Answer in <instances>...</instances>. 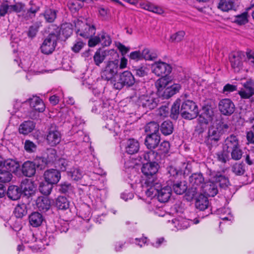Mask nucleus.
I'll return each instance as SVG.
<instances>
[{
    "instance_id": "nucleus-4",
    "label": "nucleus",
    "mask_w": 254,
    "mask_h": 254,
    "mask_svg": "<svg viewBox=\"0 0 254 254\" xmlns=\"http://www.w3.org/2000/svg\"><path fill=\"white\" fill-rule=\"evenodd\" d=\"M158 168L159 165L156 162L143 163L141 168V172L144 176L143 181L148 184L157 180L155 174Z\"/></svg>"
},
{
    "instance_id": "nucleus-56",
    "label": "nucleus",
    "mask_w": 254,
    "mask_h": 254,
    "mask_svg": "<svg viewBox=\"0 0 254 254\" xmlns=\"http://www.w3.org/2000/svg\"><path fill=\"white\" fill-rule=\"evenodd\" d=\"M231 156L232 159L239 160L242 158L243 151L240 148V146L230 150Z\"/></svg>"
},
{
    "instance_id": "nucleus-9",
    "label": "nucleus",
    "mask_w": 254,
    "mask_h": 254,
    "mask_svg": "<svg viewBox=\"0 0 254 254\" xmlns=\"http://www.w3.org/2000/svg\"><path fill=\"white\" fill-rule=\"evenodd\" d=\"M57 40V35L55 33L50 34L41 47V52L47 55L52 53L56 46Z\"/></svg>"
},
{
    "instance_id": "nucleus-55",
    "label": "nucleus",
    "mask_w": 254,
    "mask_h": 254,
    "mask_svg": "<svg viewBox=\"0 0 254 254\" xmlns=\"http://www.w3.org/2000/svg\"><path fill=\"white\" fill-rule=\"evenodd\" d=\"M185 35L184 31H180L171 35L170 41L172 43H178L181 42Z\"/></svg>"
},
{
    "instance_id": "nucleus-46",
    "label": "nucleus",
    "mask_w": 254,
    "mask_h": 254,
    "mask_svg": "<svg viewBox=\"0 0 254 254\" xmlns=\"http://www.w3.org/2000/svg\"><path fill=\"white\" fill-rule=\"evenodd\" d=\"M53 188V185L52 184L45 181L40 184L39 190L42 193L48 195L51 193Z\"/></svg>"
},
{
    "instance_id": "nucleus-37",
    "label": "nucleus",
    "mask_w": 254,
    "mask_h": 254,
    "mask_svg": "<svg viewBox=\"0 0 254 254\" xmlns=\"http://www.w3.org/2000/svg\"><path fill=\"white\" fill-rule=\"evenodd\" d=\"M34 127L35 125L32 121H26L20 126L19 131L20 133L27 134L31 132Z\"/></svg>"
},
{
    "instance_id": "nucleus-28",
    "label": "nucleus",
    "mask_w": 254,
    "mask_h": 254,
    "mask_svg": "<svg viewBox=\"0 0 254 254\" xmlns=\"http://www.w3.org/2000/svg\"><path fill=\"white\" fill-rule=\"evenodd\" d=\"M22 172L26 177L33 176L36 172V168L33 162L27 161L24 162L22 166Z\"/></svg>"
},
{
    "instance_id": "nucleus-15",
    "label": "nucleus",
    "mask_w": 254,
    "mask_h": 254,
    "mask_svg": "<svg viewBox=\"0 0 254 254\" xmlns=\"http://www.w3.org/2000/svg\"><path fill=\"white\" fill-rule=\"evenodd\" d=\"M142 186L146 196L150 197H153L157 195L158 189L161 187V184L157 180L148 184L146 183L145 181H143Z\"/></svg>"
},
{
    "instance_id": "nucleus-53",
    "label": "nucleus",
    "mask_w": 254,
    "mask_h": 254,
    "mask_svg": "<svg viewBox=\"0 0 254 254\" xmlns=\"http://www.w3.org/2000/svg\"><path fill=\"white\" fill-rule=\"evenodd\" d=\"M142 7L144 9L147 10L148 11L160 14L162 12V10L159 7L155 6L153 4L149 2L144 3L142 4Z\"/></svg>"
},
{
    "instance_id": "nucleus-6",
    "label": "nucleus",
    "mask_w": 254,
    "mask_h": 254,
    "mask_svg": "<svg viewBox=\"0 0 254 254\" xmlns=\"http://www.w3.org/2000/svg\"><path fill=\"white\" fill-rule=\"evenodd\" d=\"M134 82V77L132 73L129 71H125L120 74L119 79H116L113 85L115 89L120 90L125 86H131Z\"/></svg>"
},
{
    "instance_id": "nucleus-64",
    "label": "nucleus",
    "mask_w": 254,
    "mask_h": 254,
    "mask_svg": "<svg viewBox=\"0 0 254 254\" xmlns=\"http://www.w3.org/2000/svg\"><path fill=\"white\" fill-rule=\"evenodd\" d=\"M24 148L28 152H33L36 150L37 145L29 140H26L24 143Z\"/></svg>"
},
{
    "instance_id": "nucleus-5",
    "label": "nucleus",
    "mask_w": 254,
    "mask_h": 254,
    "mask_svg": "<svg viewBox=\"0 0 254 254\" xmlns=\"http://www.w3.org/2000/svg\"><path fill=\"white\" fill-rule=\"evenodd\" d=\"M180 113L184 119L192 120L197 116L198 110L194 102L188 100L183 103Z\"/></svg>"
},
{
    "instance_id": "nucleus-17",
    "label": "nucleus",
    "mask_w": 254,
    "mask_h": 254,
    "mask_svg": "<svg viewBox=\"0 0 254 254\" xmlns=\"http://www.w3.org/2000/svg\"><path fill=\"white\" fill-rule=\"evenodd\" d=\"M244 88L239 91L242 98L249 99L254 94V81L250 79L243 84Z\"/></svg>"
},
{
    "instance_id": "nucleus-31",
    "label": "nucleus",
    "mask_w": 254,
    "mask_h": 254,
    "mask_svg": "<svg viewBox=\"0 0 254 254\" xmlns=\"http://www.w3.org/2000/svg\"><path fill=\"white\" fill-rule=\"evenodd\" d=\"M171 83L167 81L165 76L158 79L155 82V86L157 89V93L159 96L163 97V92L165 88Z\"/></svg>"
},
{
    "instance_id": "nucleus-54",
    "label": "nucleus",
    "mask_w": 254,
    "mask_h": 254,
    "mask_svg": "<svg viewBox=\"0 0 254 254\" xmlns=\"http://www.w3.org/2000/svg\"><path fill=\"white\" fill-rule=\"evenodd\" d=\"M134 71L136 75L139 77H144L147 75L149 69L146 65H142L135 67Z\"/></svg>"
},
{
    "instance_id": "nucleus-3",
    "label": "nucleus",
    "mask_w": 254,
    "mask_h": 254,
    "mask_svg": "<svg viewBox=\"0 0 254 254\" xmlns=\"http://www.w3.org/2000/svg\"><path fill=\"white\" fill-rule=\"evenodd\" d=\"M190 189L189 190V195L192 198H194L196 195L201 193V190L204 185V179L201 173H194L189 178Z\"/></svg>"
},
{
    "instance_id": "nucleus-27",
    "label": "nucleus",
    "mask_w": 254,
    "mask_h": 254,
    "mask_svg": "<svg viewBox=\"0 0 254 254\" xmlns=\"http://www.w3.org/2000/svg\"><path fill=\"white\" fill-rule=\"evenodd\" d=\"M195 205L197 209L200 210H204L208 208L209 201L207 197L202 194H199L198 196L196 195Z\"/></svg>"
},
{
    "instance_id": "nucleus-63",
    "label": "nucleus",
    "mask_w": 254,
    "mask_h": 254,
    "mask_svg": "<svg viewBox=\"0 0 254 254\" xmlns=\"http://www.w3.org/2000/svg\"><path fill=\"white\" fill-rule=\"evenodd\" d=\"M59 190L61 193H65L72 190V187L70 183L64 182L58 186Z\"/></svg>"
},
{
    "instance_id": "nucleus-19",
    "label": "nucleus",
    "mask_w": 254,
    "mask_h": 254,
    "mask_svg": "<svg viewBox=\"0 0 254 254\" xmlns=\"http://www.w3.org/2000/svg\"><path fill=\"white\" fill-rule=\"evenodd\" d=\"M45 181L53 185L57 184L61 179V173L56 169H49L44 174Z\"/></svg>"
},
{
    "instance_id": "nucleus-7",
    "label": "nucleus",
    "mask_w": 254,
    "mask_h": 254,
    "mask_svg": "<svg viewBox=\"0 0 254 254\" xmlns=\"http://www.w3.org/2000/svg\"><path fill=\"white\" fill-rule=\"evenodd\" d=\"M158 99L156 98L154 94L142 95L140 96L137 100L139 106H142L146 110L154 109L157 106Z\"/></svg>"
},
{
    "instance_id": "nucleus-36",
    "label": "nucleus",
    "mask_w": 254,
    "mask_h": 254,
    "mask_svg": "<svg viewBox=\"0 0 254 254\" xmlns=\"http://www.w3.org/2000/svg\"><path fill=\"white\" fill-rule=\"evenodd\" d=\"M29 223L33 227L39 226L42 223L43 218L39 212L32 213L29 217Z\"/></svg>"
},
{
    "instance_id": "nucleus-60",
    "label": "nucleus",
    "mask_w": 254,
    "mask_h": 254,
    "mask_svg": "<svg viewBox=\"0 0 254 254\" xmlns=\"http://www.w3.org/2000/svg\"><path fill=\"white\" fill-rule=\"evenodd\" d=\"M232 171L237 175H242L245 172V166L242 163H235L232 168Z\"/></svg>"
},
{
    "instance_id": "nucleus-24",
    "label": "nucleus",
    "mask_w": 254,
    "mask_h": 254,
    "mask_svg": "<svg viewBox=\"0 0 254 254\" xmlns=\"http://www.w3.org/2000/svg\"><path fill=\"white\" fill-rule=\"evenodd\" d=\"M218 191L217 184L212 182L205 183L201 190V192L209 197L214 196L217 194Z\"/></svg>"
},
{
    "instance_id": "nucleus-13",
    "label": "nucleus",
    "mask_w": 254,
    "mask_h": 254,
    "mask_svg": "<svg viewBox=\"0 0 254 254\" xmlns=\"http://www.w3.org/2000/svg\"><path fill=\"white\" fill-rule=\"evenodd\" d=\"M22 241L26 243H36V244L33 245L31 247H34L35 249H45V245H48V243L45 239L37 240L35 238L34 235L31 232L27 233L25 237L22 238Z\"/></svg>"
},
{
    "instance_id": "nucleus-21",
    "label": "nucleus",
    "mask_w": 254,
    "mask_h": 254,
    "mask_svg": "<svg viewBox=\"0 0 254 254\" xmlns=\"http://www.w3.org/2000/svg\"><path fill=\"white\" fill-rule=\"evenodd\" d=\"M21 191L22 190L25 195L29 196L33 194L36 190V185L34 182L31 180L25 179L21 183Z\"/></svg>"
},
{
    "instance_id": "nucleus-44",
    "label": "nucleus",
    "mask_w": 254,
    "mask_h": 254,
    "mask_svg": "<svg viewBox=\"0 0 254 254\" xmlns=\"http://www.w3.org/2000/svg\"><path fill=\"white\" fill-rule=\"evenodd\" d=\"M187 189V183L185 181L176 183L173 185V190L177 194H183Z\"/></svg>"
},
{
    "instance_id": "nucleus-61",
    "label": "nucleus",
    "mask_w": 254,
    "mask_h": 254,
    "mask_svg": "<svg viewBox=\"0 0 254 254\" xmlns=\"http://www.w3.org/2000/svg\"><path fill=\"white\" fill-rule=\"evenodd\" d=\"M10 13V5L8 1H3L0 5V16H4Z\"/></svg>"
},
{
    "instance_id": "nucleus-14",
    "label": "nucleus",
    "mask_w": 254,
    "mask_h": 254,
    "mask_svg": "<svg viewBox=\"0 0 254 254\" xmlns=\"http://www.w3.org/2000/svg\"><path fill=\"white\" fill-rule=\"evenodd\" d=\"M46 140L48 144L54 146L61 140V134L56 127H51L47 133Z\"/></svg>"
},
{
    "instance_id": "nucleus-29",
    "label": "nucleus",
    "mask_w": 254,
    "mask_h": 254,
    "mask_svg": "<svg viewBox=\"0 0 254 254\" xmlns=\"http://www.w3.org/2000/svg\"><path fill=\"white\" fill-rule=\"evenodd\" d=\"M181 88V86L179 84H174L170 85V84L165 89L163 94V98L168 99L173 96L179 91Z\"/></svg>"
},
{
    "instance_id": "nucleus-20",
    "label": "nucleus",
    "mask_w": 254,
    "mask_h": 254,
    "mask_svg": "<svg viewBox=\"0 0 254 254\" xmlns=\"http://www.w3.org/2000/svg\"><path fill=\"white\" fill-rule=\"evenodd\" d=\"M96 28L93 25L83 23L81 28L78 29L76 33L84 38L88 39L95 34Z\"/></svg>"
},
{
    "instance_id": "nucleus-30",
    "label": "nucleus",
    "mask_w": 254,
    "mask_h": 254,
    "mask_svg": "<svg viewBox=\"0 0 254 254\" xmlns=\"http://www.w3.org/2000/svg\"><path fill=\"white\" fill-rule=\"evenodd\" d=\"M235 2L234 0H219L217 8L223 12H228L234 9Z\"/></svg>"
},
{
    "instance_id": "nucleus-39",
    "label": "nucleus",
    "mask_w": 254,
    "mask_h": 254,
    "mask_svg": "<svg viewBox=\"0 0 254 254\" xmlns=\"http://www.w3.org/2000/svg\"><path fill=\"white\" fill-rule=\"evenodd\" d=\"M159 129V125L155 122H151L148 123L145 127V131L148 134H160Z\"/></svg>"
},
{
    "instance_id": "nucleus-8",
    "label": "nucleus",
    "mask_w": 254,
    "mask_h": 254,
    "mask_svg": "<svg viewBox=\"0 0 254 254\" xmlns=\"http://www.w3.org/2000/svg\"><path fill=\"white\" fill-rule=\"evenodd\" d=\"M112 43V39L107 33L102 31L96 36L90 38L88 40V46L94 47L100 44L102 46H109Z\"/></svg>"
},
{
    "instance_id": "nucleus-33",
    "label": "nucleus",
    "mask_w": 254,
    "mask_h": 254,
    "mask_svg": "<svg viewBox=\"0 0 254 254\" xmlns=\"http://www.w3.org/2000/svg\"><path fill=\"white\" fill-rule=\"evenodd\" d=\"M188 167V164L186 163H182L181 167H174L170 166L168 168V173L173 177L182 175L186 173V169Z\"/></svg>"
},
{
    "instance_id": "nucleus-38",
    "label": "nucleus",
    "mask_w": 254,
    "mask_h": 254,
    "mask_svg": "<svg viewBox=\"0 0 254 254\" xmlns=\"http://www.w3.org/2000/svg\"><path fill=\"white\" fill-rule=\"evenodd\" d=\"M106 127L110 130L113 131L115 133L114 136L118 135L120 131V127L116 122L115 120L112 119H107Z\"/></svg>"
},
{
    "instance_id": "nucleus-11",
    "label": "nucleus",
    "mask_w": 254,
    "mask_h": 254,
    "mask_svg": "<svg viewBox=\"0 0 254 254\" xmlns=\"http://www.w3.org/2000/svg\"><path fill=\"white\" fill-rule=\"evenodd\" d=\"M193 222L194 224H197L199 223L198 219H194V220H188L183 217H178L173 219L171 221H169L168 222L170 224V227H173L174 230H179L187 229L190 225V222Z\"/></svg>"
},
{
    "instance_id": "nucleus-26",
    "label": "nucleus",
    "mask_w": 254,
    "mask_h": 254,
    "mask_svg": "<svg viewBox=\"0 0 254 254\" xmlns=\"http://www.w3.org/2000/svg\"><path fill=\"white\" fill-rule=\"evenodd\" d=\"M36 206L39 211L45 212L51 207V201L45 196L38 197L36 202Z\"/></svg>"
},
{
    "instance_id": "nucleus-41",
    "label": "nucleus",
    "mask_w": 254,
    "mask_h": 254,
    "mask_svg": "<svg viewBox=\"0 0 254 254\" xmlns=\"http://www.w3.org/2000/svg\"><path fill=\"white\" fill-rule=\"evenodd\" d=\"M56 205L59 209L66 210L69 208V202L65 197L59 196L56 199Z\"/></svg>"
},
{
    "instance_id": "nucleus-58",
    "label": "nucleus",
    "mask_w": 254,
    "mask_h": 254,
    "mask_svg": "<svg viewBox=\"0 0 254 254\" xmlns=\"http://www.w3.org/2000/svg\"><path fill=\"white\" fill-rule=\"evenodd\" d=\"M180 101H175L171 108V117L174 119H176L180 112Z\"/></svg>"
},
{
    "instance_id": "nucleus-1",
    "label": "nucleus",
    "mask_w": 254,
    "mask_h": 254,
    "mask_svg": "<svg viewBox=\"0 0 254 254\" xmlns=\"http://www.w3.org/2000/svg\"><path fill=\"white\" fill-rule=\"evenodd\" d=\"M228 128V126L221 121H217L209 127L205 142L210 151L218 145L221 135Z\"/></svg>"
},
{
    "instance_id": "nucleus-40",
    "label": "nucleus",
    "mask_w": 254,
    "mask_h": 254,
    "mask_svg": "<svg viewBox=\"0 0 254 254\" xmlns=\"http://www.w3.org/2000/svg\"><path fill=\"white\" fill-rule=\"evenodd\" d=\"M160 129L164 135H168L172 133L174 130V126L171 121H166L161 124Z\"/></svg>"
},
{
    "instance_id": "nucleus-12",
    "label": "nucleus",
    "mask_w": 254,
    "mask_h": 254,
    "mask_svg": "<svg viewBox=\"0 0 254 254\" xmlns=\"http://www.w3.org/2000/svg\"><path fill=\"white\" fill-rule=\"evenodd\" d=\"M152 68L153 72L158 76H166L172 70V67L169 64L162 62L155 63Z\"/></svg>"
},
{
    "instance_id": "nucleus-35",
    "label": "nucleus",
    "mask_w": 254,
    "mask_h": 254,
    "mask_svg": "<svg viewBox=\"0 0 254 254\" xmlns=\"http://www.w3.org/2000/svg\"><path fill=\"white\" fill-rule=\"evenodd\" d=\"M251 7H247L246 11L240 14L235 15L234 17V22L239 25H245L249 21L248 11L250 10Z\"/></svg>"
},
{
    "instance_id": "nucleus-62",
    "label": "nucleus",
    "mask_w": 254,
    "mask_h": 254,
    "mask_svg": "<svg viewBox=\"0 0 254 254\" xmlns=\"http://www.w3.org/2000/svg\"><path fill=\"white\" fill-rule=\"evenodd\" d=\"M44 16L48 22H53L56 18V12L55 10L48 9L46 10Z\"/></svg>"
},
{
    "instance_id": "nucleus-16",
    "label": "nucleus",
    "mask_w": 254,
    "mask_h": 254,
    "mask_svg": "<svg viewBox=\"0 0 254 254\" xmlns=\"http://www.w3.org/2000/svg\"><path fill=\"white\" fill-rule=\"evenodd\" d=\"M235 108L234 104L229 99H223L219 102V110L224 115H231L234 113Z\"/></svg>"
},
{
    "instance_id": "nucleus-59",
    "label": "nucleus",
    "mask_w": 254,
    "mask_h": 254,
    "mask_svg": "<svg viewBox=\"0 0 254 254\" xmlns=\"http://www.w3.org/2000/svg\"><path fill=\"white\" fill-rule=\"evenodd\" d=\"M32 162L35 168L40 170L44 169L47 165V160L43 157H36Z\"/></svg>"
},
{
    "instance_id": "nucleus-51",
    "label": "nucleus",
    "mask_w": 254,
    "mask_h": 254,
    "mask_svg": "<svg viewBox=\"0 0 254 254\" xmlns=\"http://www.w3.org/2000/svg\"><path fill=\"white\" fill-rule=\"evenodd\" d=\"M229 150L223 148L222 150L216 153L217 160L222 163H226L229 160Z\"/></svg>"
},
{
    "instance_id": "nucleus-10",
    "label": "nucleus",
    "mask_w": 254,
    "mask_h": 254,
    "mask_svg": "<svg viewBox=\"0 0 254 254\" xmlns=\"http://www.w3.org/2000/svg\"><path fill=\"white\" fill-rule=\"evenodd\" d=\"M244 58V53L241 51L234 52L230 54L229 60L235 72H238L242 69Z\"/></svg>"
},
{
    "instance_id": "nucleus-25",
    "label": "nucleus",
    "mask_w": 254,
    "mask_h": 254,
    "mask_svg": "<svg viewBox=\"0 0 254 254\" xmlns=\"http://www.w3.org/2000/svg\"><path fill=\"white\" fill-rule=\"evenodd\" d=\"M239 146V140L238 137L232 134L225 139L223 147L226 150H229L230 152V150L236 148Z\"/></svg>"
},
{
    "instance_id": "nucleus-23",
    "label": "nucleus",
    "mask_w": 254,
    "mask_h": 254,
    "mask_svg": "<svg viewBox=\"0 0 254 254\" xmlns=\"http://www.w3.org/2000/svg\"><path fill=\"white\" fill-rule=\"evenodd\" d=\"M172 195V189L169 186L160 188L157 193V198L161 202H166L170 198Z\"/></svg>"
},
{
    "instance_id": "nucleus-2",
    "label": "nucleus",
    "mask_w": 254,
    "mask_h": 254,
    "mask_svg": "<svg viewBox=\"0 0 254 254\" xmlns=\"http://www.w3.org/2000/svg\"><path fill=\"white\" fill-rule=\"evenodd\" d=\"M118 59L109 60L106 62V65L101 72V76L102 79L110 81L113 84L116 80V76L119 71Z\"/></svg>"
},
{
    "instance_id": "nucleus-34",
    "label": "nucleus",
    "mask_w": 254,
    "mask_h": 254,
    "mask_svg": "<svg viewBox=\"0 0 254 254\" xmlns=\"http://www.w3.org/2000/svg\"><path fill=\"white\" fill-rule=\"evenodd\" d=\"M139 148V143L133 139H130L127 142L126 150L128 154H133L137 152Z\"/></svg>"
},
{
    "instance_id": "nucleus-49",
    "label": "nucleus",
    "mask_w": 254,
    "mask_h": 254,
    "mask_svg": "<svg viewBox=\"0 0 254 254\" xmlns=\"http://www.w3.org/2000/svg\"><path fill=\"white\" fill-rule=\"evenodd\" d=\"M68 175L73 180L78 181L82 178L83 172L78 168H73L67 173Z\"/></svg>"
},
{
    "instance_id": "nucleus-22",
    "label": "nucleus",
    "mask_w": 254,
    "mask_h": 254,
    "mask_svg": "<svg viewBox=\"0 0 254 254\" xmlns=\"http://www.w3.org/2000/svg\"><path fill=\"white\" fill-rule=\"evenodd\" d=\"M160 141V134H147L145 139L144 144L147 148L152 150L155 149Z\"/></svg>"
},
{
    "instance_id": "nucleus-43",
    "label": "nucleus",
    "mask_w": 254,
    "mask_h": 254,
    "mask_svg": "<svg viewBox=\"0 0 254 254\" xmlns=\"http://www.w3.org/2000/svg\"><path fill=\"white\" fill-rule=\"evenodd\" d=\"M212 178H213V181L216 182L215 184L217 185L218 184L221 188H225L229 184L228 180L221 174H216Z\"/></svg>"
},
{
    "instance_id": "nucleus-32",
    "label": "nucleus",
    "mask_w": 254,
    "mask_h": 254,
    "mask_svg": "<svg viewBox=\"0 0 254 254\" xmlns=\"http://www.w3.org/2000/svg\"><path fill=\"white\" fill-rule=\"evenodd\" d=\"M21 195V190L16 186H10L7 191V195L10 199L16 200L18 199Z\"/></svg>"
},
{
    "instance_id": "nucleus-48",
    "label": "nucleus",
    "mask_w": 254,
    "mask_h": 254,
    "mask_svg": "<svg viewBox=\"0 0 254 254\" xmlns=\"http://www.w3.org/2000/svg\"><path fill=\"white\" fill-rule=\"evenodd\" d=\"M107 52L106 51H97L94 56V61L96 65L99 66L100 64L104 61L107 55Z\"/></svg>"
},
{
    "instance_id": "nucleus-47",
    "label": "nucleus",
    "mask_w": 254,
    "mask_h": 254,
    "mask_svg": "<svg viewBox=\"0 0 254 254\" xmlns=\"http://www.w3.org/2000/svg\"><path fill=\"white\" fill-rule=\"evenodd\" d=\"M142 58L146 61H153L157 57V54L148 48H145L141 52Z\"/></svg>"
},
{
    "instance_id": "nucleus-18",
    "label": "nucleus",
    "mask_w": 254,
    "mask_h": 254,
    "mask_svg": "<svg viewBox=\"0 0 254 254\" xmlns=\"http://www.w3.org/2000/svg\"><path fill=\"white\" fill-rule=\"evenodd\" d=\"M29 103L30 107L35 111L43 112L45 110V105L43 100L38 96H33L24 103Z\"/></svg>"
},
{
    "instance_id": "nucleus-50",
    "label": "nucleus",
    "mask_w": 254,
    "mask_h": 254,
    "mask_svg": "<svg viewBox=\"0 0 254 254\" xmlns=\"http://www.w3.org/2000/svg\"><path fill=\"white\" fill-rule=\"evenodd\" d=\"M12 174L10 172L2 168H0V182L7 183L11 181Z\"/></svg>"
},
{
    "instance_id": "nucleus-57",
    "label": "nucleus",
    "mask_w": 254,
    "mask_h": 254,
    "mask_svg": "<svg viewBox=\"0 0 254 254\" xmlns=\"http://www.w3.org/2000/svg\"><path fill=\"white\" fill-rule=\"evenodd\" d=\"M72 25L70 24H63L61 28V33L65 37H69L72 33Z\"/></svg>"
},
{
    "instance_id": "nucleus-52",
    "label": "nucleus",
    "mask_w": 254,
    "mask_h": 254,
    "mask_svg": "<svg viewBox=\"0 0 254 254\" xmlns=\"http://www.w3.org/2000/svg\"><path fill=\"white\" fill-rule=\"evenodd\" d=\"M170 149V143L168 141H164L159 146L158 152L156 153L160 155H165L167 154Z\"/></svg>"
},
{
    "instance_id": "nucleus-42",
    "label": "nucleus",
    "mask_w": 254,
    "mask_h": 254,
    "mask_svg": "<svg viewBox=\"0 0 254 254\" xmlns=\"http://www.w3.org/2000/svg\"><path fill=\"white\" fill-rule=\"evenodd\" d=\"M14 215L17 218H22L27 214L26 205L24 203L18 204L14 210Z\"/></svg>"
},
{
    "instance_id": "nucleus-45",
    "label": "nucleus",
    "mask_w": 254,
    "mask_h": 254,
    "mask_svg": "<svg viewBox=\"0 0 254 254\" xmlns=\"http://www.w3.org/2000/svg\"><path fill=\"white\" fill-rule=\"evenodd\" d=\"M156 155V153L152 150L144 152L140 156V161L143 164L144 163L143 161H146L147 162H155L154 160Z\"/></svg>"
}]
</instances>
